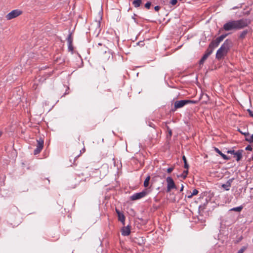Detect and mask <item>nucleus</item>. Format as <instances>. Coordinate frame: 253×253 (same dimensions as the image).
I'll return each instance as SVG.
<instances>
[{"mask_svg":"<svg viewBox=\"0 0 253 253\" xmlns=\"http://www.w3.org/2000/svg\"><path fill=\"white\" fill-rule=\"evenodd\" d=\"M214 150L217 153L219 154L224 160H228L230 159L229 157H227L226 155L222 153V152L220 151L217 148L214 147Z\"/></svg>","mask_w":253,"mask_h":253,"instance_id":"ddd939ff","label":"nucleus"},{"mask_svg":"<svg viewBox=\"0 0 253 253\" xmlns=\"http://www.w3.org/2000/svg\"><path fill=\"white\" fill-rule=\"evenodd\" d=\"M73 41V37L72 36V34L70 33L68 35V37L67 38V41L68 42V50L69 51L73 52V51L74 50V47H73V44H72Z\"/></svg>","mask_w":253,"mask_h":253,"instance_id":"1a4fd4ad","label":"nucleus"},{"mask_svg":"<svg viewBox=\"0 0 253 253\" xmlns=\"http://www.w3.org/2000/svg\"><path fill=\"white\" fill-rule=\"evenodd\" d=\"M214 48L212 47H211L209 45L208 48L207 49L205 54L207 55V56H209L213 52Z\"/></svg>","mask_w":253,"mask_h":253,"instance_id":"6ab92c4d","label":"nucleus"},{"mask_svg":"<svg viewBox=\"0 0 253 253\" xmlns=\"http://www.w3.org/2000/svg\"><path fill=\"white\" fill-rule=\"evenodd\" d=\"M151 5V2L147 1L145 4V7L147 9H149L150 8Z\"/></svg>","mask_w":253,"mask_h":253,"instance_id":"bb28decb","label":"nucleus"},{"mask_svg":"<svg viewBox=\"0 0 253 253\" xmlns=\"http://www.w3.org/2000/svg\"><path fill=\"white\" fill-rule=\"evenodd\" d=\"M226 54V53H224L223 52V51H222V50H221L219 52L218 49L216 52V58L217 59H220L222 58Z\"/></svg>","mask_w":253,"mask_h":253,"instance_id":"4468645a","label":"nucleus"},{"mask_svg":"<svg viewBox=\"0 0 253 253\" xmlns=\"http://www.w3.org/2000/svg\"><path fill=\"white\" fill-rule=\"evenodd\" d=\"M169 137H171V136L172 135V131L171 129L169 130Z\"/></svg>","mask_w":253,"mask_h":253,"instance_id":"4c0bfd02","label":"nucleus"},{"mask_svg":"<svg viewBox=\"0 0 253 253\" xmlns=\"http://www.w3.org/2000/svg\"><path fill=\"white\" fill-rule=\"evenodd\" d=\"M138 44L140 46H143V42H139L138 43Z\"/></svg>","mask_w":253,"mask_h":253,"instance_id":"58836bf2","label":"nucleus"},{"mask_svg":"<svg viewBox=\"0 0 253 253\" xmlns=\"http://www.w3.org/2000/svg\"><path fill=\"white\" fill-rule=\"evenodd\" d=\"M2 134V132L0 131V137H1Z\"/></svg>","mask_w":253,"mask_h":253,"instance_id":"37998d69","label":"nucleus"},{"mask_svg":"<svg viewBox=\"0 0 253 253\" xmlns=\"http://www.w3.org/2000/svg\"><path fill=\"white\" fill-rule=\"evenodd\" d=\"M166 181L167 182V192H169L171 189L176 188L174 182L171 177H168L166 178Z\"/></svg>","mask_w":253,"mask_h":253,"instance_id":"6e6552de","label":"nucleus"},{"mask_svg":"<svg viewBox=\"0 0 253 253\" xmlns=\"http://www.w3.org/2000/svg\"><path fill=\"white\" fill-rule=\"evenodd\" d=\"M243 152V150H239L235 153L234 157H236L237 161H239L242 158V153Z\"/></svg>","mask_w":253,"mask_h":253,"instance_id":"f8f14e48","label":"nucleus"},{"mask_svg":"<svg viewBox=\"0 0 253 253\" xmlns=\"http://www.w3.org/2000/svg\"><path fill=\"white\" fill-rule=\"evenodd\" d=\"M141 2L142 0H134L132 1V4L135 7L137 8L140 6Z\"/></svg>","mask_w":253,"mask_h":253,"instance_id":"f3484780","label":"nucleus"},{"mask_svg":"<svg viewBox=\"0 0 253 253\" xmlns=\"http://www.w3.org/2000/svg\"><path fill=\"white\" fill-rule=\"evenodd\" d=\"M130 233V227L129 225L124 226L122 229V234L123 236H128Z\"/></svg>","mask_w":253,"mask_h":253,"instance_id":"9b49d317","label":"nucleus"},{"mask_svg":"<svg viewBox=\"0 0 253 253\" xmlns=\"http://www.w3.org/2000/svg\"><path fill=\"white\" fill-rule=\"evenodd\" d=\"M219 44V43H217L216 40H215L214 41L211 42L209 45H210L211 47L214 48L215 47H217Z\"/></svg>","mask_w":253,"mask_h":253,"instance_id":"aec40b11","label":"nucleus"},{"mask_svg":"<svg viewBox=\"0 0 253 253\" xmlns=\"http://www.w3.org/2000/svg\"><path fill=\"white\" fill-rule=\"evenodd\" d=\"M183 188H184V186L183 185H181V187L180 188V192H181L183 190Z\"/></svg>","mask_w":253,"mask_h":253,"instance_id":"a19ab883","label":"nucleus"},{"mask_svg":"<svg viewBox=\"0 0 253 253\" xmlns=\"http://www.w3.org/2000/svg\"><path fill=\"white\" fill-rule=\"evenodd\" d=\"M245 140L250 143H253V134L251 136H249V135L246 137Z\"/></svg>","mask_w":253,"mask_h":253,"instance_id":"a878e982","label":"nucleus"},{"mask_svg":"<svg viewBox=\"0 0 253 253\" xmlns=\"http://www.w3.org/2000/svg\"><path fill=\"white\" fill-rule=\"evenodd\" d=\"M208 57L209 56H207V55L204 54V55L203 56V57H202V58L201 59V60L199 61V64L200 65H203L204 64V63L205 62V60L208 58Z\"/></svg>","mask_w":253,"mask_h":253,"instance_id":"4be33fe9","label":"nucleus"},{"mask_svg":"<svg viewBox=\"0 0 253 253\" xmlns=\"http://www.w3.org/2000/svg\"><path fill=\"white\" fill-rule=\"evenodd\" d=\"M188 169H186V170H184L183 173L180 176H179L180 177L183 178V179H185L187 177V174L188 173Z\"/></svg>","mask_w":253,"mask_h":253,"instance_id":"393cba45","label":"nucleus"},{"mask_svg":"<svg viewBox=\"0 0 253 253\" xmlns=\"http://www.w3.org/2000/svg\"><path fill=\"white\" fill-rule=\"evenodd\" d=\"M148 194L147 190H144L141 192L136 193L130 196V200L132 201H135L137 200H139L141 198L144 197Z\"/></svg>","mask_w":253,"mask_h":253,"instance_id":"39448f33","label":"nucleus"},{"mask_svg":"<svg viewBox=\"0 0 253 253\" xmlns=\"http://www.w3.org/2000/svg\"><path fill=\"white\" fill-rule=\"evenodd\" d=\"M240 131V133H241L242 134L244 135L246 137L248 136L249 135V133L248 132H243L240 130H239Z\"/></svg>","mask_w":253,"mask_h":253,"instance_id":"473e14b6","label":"nucleus"},{"mask_svg":"<svg viewBox=\"0 0 253 253\" xmlns=\"http://www.w3.org/2000/svg\"><path fill=\"white\" fill-rule=\"evenodd\" d=\"M232 45V42L229 39H227L225 41L224 43L221 45L220 47L218 49V52L221 50L223 51L224 53H227L228 51L230 49V48Z\"/></svg>","mask_w":253,"mask_h":253,"instance_id":"7ed1b4c3","label":"nucleus"},{"mask_svg":"<svg viewBox=\"0 0 253 253\" xmlns=\"http://www.w3.org/2000/svg\"><path fill=\"white\" fill-rule=\"evenodd\" d=\"M182 160H183L184 164V168L185 169H188V168H189V165L187 163V160H186V158L185 156H183Z\"/></svg>","mask_w":253,"mask_h":253,"instance_id":"b1692460","label":"nucleus"},{"mask_svg":"<svg viewBox=\"0 0 253 253\" xmlns=\"http://www.w3.org/2000/svg\"><path fill=\"white\" fill-rule=\"evenodd\" d=\"M98 44V45H102V43H99Z\"/></svg>","mask_w":253,"mask_h":253,"instance_id":"c03bdc74","label":"nucleus"},{"mask_svg":"<svg viewBox=\"0 0 253 253\" xmlns=\"http://www.w3.org/2000/svg\"><path fill=\"white\" fill-rule=\"evenodd\" d=\"M82 151H83L84 152L85 151V149L84 148L83 149H82Z\"/></svg>","mask_w":253,"mask_h":253,"instance_id":"a18cd8bd","label":"nucleus"},{"mask_svg":"<svg viewBox=\"0 0 253 253\" xmlns=\"http://www.w3.org/2000/svg\"><path fill=\"white\" fill-rule=\"evenodd\" d=\"M118 216L119 220L123 224V225H125V217L124 215L122 213Z\"/></svg>","mask_w":253,"mask_h":253,"instance_id":"a211bd4d","label":"nucleus"},{"mask_svg":"<svg viewBox=\"0 0 253 253\" xmlns=\"http://www.w3.org/2000/svg\"><path fill=\"white\" fill-rule=\"evenodd\" d=\"M249 31L248 30H245L243 31L240 34L239 36V39L243 40L245 38L246 35L248 33Z\"/></svg>","mask_w":253,"mask_h":253,"instance_id":"2eb2a0df","label":"nucleus"},{"mask_svg":"<svg viewBox=\"0 0 253 253\" xmlns=\"http://www.w3.org/2000/svg\"><path fill=\"white\" fill-rule=\"evenodd\" d=\"M232 45V42L229 39H227L225 41L224 43L221 45L220 47L218 49V52L221 50L223 51L224 53H227L228 51L230 49V48Z\"/></svg>","mask_w":253,"mask_h":253,"instance_id":"20e7f679","label":"nucleus"},{"mask_svg":"<svg viewBox=\"0 0 253 253\" xmlns=\"http://www.w3.org/2000/svg\"><path fill=\"white\" fill-rule=\"evenodd\" d=\"M246 249V248L245 247H243L242 248H241L240 250L238 251L237 253H243Z\"/></svg>","mask_w":253,"mask_h":253,"instance_id":"cd10ccee","label":"nucleus"},{"mask_svg":"<svg viewBox=\"0 0 253 253\" xmlns=\"http://www.w3.org/2000/svg\"><path fill=\"white\" fill-rule=\"evenodd\" d=\"M160 6L157 5V6L154 7V9L156 11H158L160 10Z\"/></svg>","mask_w":253,"mask_h":253,"instance_id":"c9c22d12","label":"nucleus"},{"mask_svg":"<svg viewBox=\"0 0 253 253\" xmlns=\"http://www.w3.org/2000/svg\"><path fill=\"white\" fill-rule=\"evenodd\" d=\"M196 103V101L191 100H181L178 101H176L174 102V108L175 109L180 108L186 104H195Z\"/></svg>","mask_w":253,"mask_h":253,"instance_id":"f03ea898","label":"nucleus"},{"mask_svg":"<svg viewBox=\"0 0 253 253\" xmlns=\"http://www.w3.org/2000/svg\"><path fill=\"white\" fill-rule=\"evenodd\" d=\"M37 148L35 149L34 151V155H37L39 154L41 151L42 150L43 147V139L42 138H40L39 139L37 140Z\"/></svg>","mask_w":253,"mask_h":253,"instance_id":"0eeeda50","label":"nucleus"},{"mask_svg":"<svg viewBox=\"0 0 253 253\" xmlns=\"http://www.w3.org/2000/svg\"><path fill=\"white\" fill-rule=\"evenodd\" d=\"M243 208V207L241 206L239 207L233 208L232 209H231L230 210V211H237V212H240Z\"/></svg>","mask_w":253,"mask_h":253,"instance_id":"412c9836","label":"nucleus"},{"mask_svg":"<svg viewBox=\"0 0 253 253\" xmlns=\"http://www.w3.org/2000/svg\"><path fill=\"white\" fill-rule=\"evenodd\" d=\"M177 0H171L170 1V3L173 5H175L177 3Z\"/></svg>","mask_w":253,"mask_h":253,"instance_id":"c85d7f7f","label":"nucleus"},{"mask_svg":"<svg viewBox=\"0 0 253 253\" xmlns=\"http://www.w3.org/2000/svg\"><path fill=\"white\" fill-rule=\"evenodd\" d=\"M248 112L250 116L253 118V111H252L250 109H248Z\"/></svg>","mask_w":253,"mask_h":253,"instance_id":"2f4dec72","label":"nucleus"},{"mask_svg":"<svg viewBox=\"0 0 253 253\" xmlns=\"http://www.w3.org/2000/svg\"><path fill=\"white\" fill-rule=\"evenodd\" d=\"M21 14L22 11L21 10L19 9H15L8 13L6 15V18L7 20H11L13 18H16Z\"/></svg>","mask_w":253,"mask_h":253,"instance_id":"423d86ee","label":"nucleus"},{"mask_svg":"<svg viewBox=\"0 0 253 253\" xmlns=\"http://www.w3.org/2000/svg\"><path fill=\"white\" fill-rule=\"evenodd\" d=\"M252 160H253V157H252Z\"/></svg>","mask_w":253,"mask_h":253,"instance_id":"49530a36","label":"nucleus"},{"mask_svg":"<svg viewBox=\"0 0 253 253\" xmlns=\"http://www.w3.org/2000/svg\"><path fill=\"white\" fill-rule=\"evenodd\" d=\"M193 196V195H192V194L191 193V194H190V195H187V197L188 198H189V199H190V198H191Z\"/></svg>","mask_w":253,"mask_h":253,"instance_id":"ea45409f","label":"nucleus"},{"mask_svg":"<svg viewBox=\"0 0 253 253\" xmlns=\"http://www.w3.org/2000/svg\"><path fill=\"white\" fill-rule=\"evenodd\" d=\"M234 178L229 179L225 183L221 185V187L225 189L226 191H228L231 186V184L234 180Z\"/></svg>","mask_w":253,"mask_h":253,"instance_id":"9d476101","label":"nucleus"},{"mask_svg":"<svg viewBox=\"0 0 253 253\" xmlns=\"http://www.w3.org/2000/svg\"><path fill=\"white\" fill-rule=\"evenodd\" d=\"M116 212H117V213L118 215L122 213L120 212V211L119 210L117 209H116Z\"/></svg>","mask_w":253,"mask_h":253,"instance_id":"e433bc0d","label":"nucleus"},{"mask_svg":"<svg viewBox=\"0 0 253 253\" xmlns=\"http://www.w3.org/2000/svg\"><path fill=\"white\" fill-rule=\"evenodd\" d=\"M198 193V191L196 189H194L192 193V194L193 196L196 195Z\"/></svg>","mask_w":253,"mask_h":253,"instance_id":"c756f323","label":"nucleus"},{"mask_svg":"<svg viewBox=\"0 0 253 253\" xmlns=\"http://www.w3.org/2000/svg\"><path fill=\"white\" fill-rule=\"evenodd\" d=\"M227 153L228 154H233L234 155L235 153H236V152L234 151V150H228L227 151Z\"/></svg>","mask_w":253,"mask_h":253,"instance_id":"7c9ffc66","label":"nucleus"},{"mask_svg":"<svg viewBox=\"0 0 253 253\" xmlns=\"http://www.w3.org/2000/svg\"><path fill=\"white\" fill-rule=\"evenodd\" d=\"M150 179V176L148 175L146 178V179H145L144 182V186L145 187H147L148 186L149 184Z\"/></svg>","mask_w":253,"mask_h":253,"instance_id":"5701e85b","label":"nucleus"},{"mask_svg":"<svg viewBox=\"0 0 253 253\" xmlns=\"http://www.w3.org/2000/svg\"><path fill=\"white\" fill-rule=\"evenodd\" d=\"M173 169V168L171 167V168H169L167 169V172L168 173H170Z\"/></svg>","mask_w":253,"mask_h":253,"instance_id":"f704fd0d","label":"nucleus"},{"mask_svg":"<svg viewBox=\"0 0 253 253\" xmlns=\"http://www.w3.org/2000/svg\"><path fill=\"white\" fill-rule=\"evenodd\" d=\"M228 35V34H223L219 36V37L217 38L215 40H216L217 43H220L221 42H222Z\"/></svg>","mask_w":253,"mask_h":253,"instance_id":"dca6fc26","label":"nucleus"},{"mask_svg":"<svg viewBox=\"0 0 253 253\" xmlns=\"http://www.w3.org/2000/svg\"><path fill=\"white\" fill-rule=\"evenodd\" d=\"M250 24V21L247 19L230 20L223 25V29L226 31L239 30L248 26Z\"/></svg>","mask_w":253,"mask_h":253,"instance_id":"f257e3e1","label":"nucleus"},{"mask_svg":"<svg viewBox=\"0 0 253 253\" xmlns=\"http://www.w3.org/2000/svg\"><path fill=\"white\" fill-rule=\"evenodd\" d=\"M253 149L252 147L250 146V145H248L246 147V150H249V151H252Z\"/></svg>","mask_w":253,"mask_h":253,"instance_id":"72a5a7b5","label":"nucleus"},{"mask_svg":"<svg viewBox=\"0 0 253 253\" xmlns=\"http://www.w3.org/2000/svg\"><path fill=\"white\" fill-rule=\"evenodd\" d=\"M238 8V7L235 6V7H233L232 9H235L236 8Z\"/></svg>","mask_w":253,"mask_h":253,"instance_id":"79ce46f5","label":"nucleus"}]
</instances>
